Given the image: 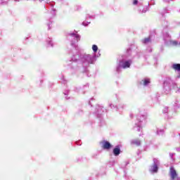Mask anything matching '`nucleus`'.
Wrapping results in <instances>:
<instances>
[{"label": "nucleus", "instance_id": "obj_5", "mask_svg": "<svg viewBox=\"0 0 180 180\" xmlns=\"http://www.w3.org/2000/svg\"><path fill=\"white\" fill-rule=\"evenodd\" d=\"M113 154L115 156L119 155V154H120V148H119V146H117L114 148L113 150Z\"/></svg>", "mask_w": 180, "mask_h": 180}, {"label": "nucleus", "instance_id": "obj_16", "mask_svg": "<svg viewBox=\"0 0 180 180\" xmlns=\"http://www.w3.org/2000/svg\"><path fill=\"white\" fill-rule=\"evenodd\" d=\"M141 129H142L141 127H139L138 131H141Z\"/></svg>", "mask_w": 180, "mask_h": 180}, {"label": "nucleus", "instance_id": "obj_21", "mask_svg": "<svg viewBox=\"0 0 180 180\" xmlns=\"http://www.w3.org/2000/svg\"><path fill=\"white\" fill-rule=\"evenodd\" d=\"M166 109V112H167V108H165Z\"/></svg>", "mask_w": 180, "mask_h": 180}, {"label": "nucleus", "instance_id": "obj_14", "mask_svg": "<svg viewBox=\"0 0 180 180\" xmlns=\"http://www.w3.org/2000/svg\"><path fill=\"white\" fill-rule=\"evenodd\" d=\"M150 41V38H146L144 39L143 43H148Z\"/></svg>", "mask_w": 180, "mask_h": 180}, {"label": "nucleus", "instance_id": "obj_4", "mask_svg": "<svg viewBox=\"0 0 180 180\" xmlns=\"http://www.w3.org/2000/svg\"><path fill=\"white\" fill-rule=\"evenodd\" d=\"M112 147V145L108 141H103V148L105 150H109Z\"/></svg>", "mask_w": 180, "mask_h": 180}, {"label": "nucleus", "instance_id": "obj_12", "mask_svg": "<svg viewBox=\"0 0 180 180\" xmlns=\"http://www.w3.org/2000/svg\"><path fill=\"white\" fill-rule=\"evenodd\" d=\"M91 56H87V58H86V60L88 61V63H91Z\"/></svg>", "mask_w": 180, "mask_h": 180}, {"label": "nucleus", "instance_id": "obj_18", "mask_svg": "<svg viewBox=\"0 0 180 180\" xmlns=\"http://www.w3.org/2000/svg\"><path fill=\"white\" fill-rule=\"evenodd\" d=\"M72 60H73V61H77V59L72 58Z\"/></svg>", "mask_w": 180, "mask_h": 180}, {"label": "nucleus", "instance_id": "obj_1", "mask_svg": "<svg viewBox=\"0 0 180 180\" xmlns=\"http://www.w3.org/2000/svg\"><path fill=\"white\" fill-rule=\"evenodd\" d=\"M160 162L157 159L153 160V165L150 167V172H157L158 171V165Z\"/></svg>", "mask_w": 180, "mask_h": 180}, {"label": "nucleus", "instance_id": "obj_15", "mask_svg": "<svg viewBox=\"0 0 180 180\" xmlns=\"http://www.w3.org/2000/svg\"><path fill=\"white\" fill-rule=\"evenodd\" d=\"M139 1H137V0H134V2H133V4L134 5H137V3H138Z\"/></svg>", "mask_w": 180, "mask_h": 180}, {"label": "nucleus", "instance_id": "obj_10", "mask_svg": "<svg viewBox=\"0 0 180 180\" xmlns=\"http://www.w3.org/2000/svg\"><path fill=\"white\" fill-rule=\"evenodd\" d=\"M92 50L94 53H96L98 51V46L96 45H93L92 46Z\"/></svg>", "mask_w": 180, "mask_h": 180}, {"label": "nucleus", "instance_id": "obj_7", "mask_svg": "<svg viewBox=\"0 0 180 180\" xmlns=\"http://www.w3.org/2000/svg\"><path fill=\"white\" fill-rule=\"evenodd\" d=\"M172 67H173L174 70H175L176 71L180 72V64H174V65H173Z\"/></svg>", "mask_w": 180, "mask_h": 180}, {"label": "nucleus", "instance_id": "obj_11", "mask_svg": "<svg viewBox=\"0 0 180 180\" xmlns=\"http://www.w3.org/2000/svg\"><path fill=\"white\" fill-rule=\"evenodd\" d=\"M172 44L173 46H178V42H177L176 41H172Z\"/></svg>", "mask_w": 180, "mask_h": 180}, {"label": "nucleus", "instance_id": "obj_13", "mask_svg": "<svg viewBox=\"0 0 180 180\" xmlns=\"http://www.w3.org/2000/svg\"><path fill=\"white\" fill-rule=\"evenodd\" d=\"M89 22H86V21H84V22H83V25L84 26H88V25H89Z\"/></svg>", "mask_w": 180, "mask_h": 180}, {"label": "nucleus", "instance_id": "obj_8", "mask_svg": "<svg viewBox=\"0 0 180 180\" xmlns=\"http://www.w3.org/2000/svg\"><path fill=\"white\" fill-rule=\"evenodd\" d=\"M131 143L135 144V146H140V144H141V142L139 140L136 139V140L132 141Z\"/></svg>", "mask_w": 180, "mask_h": 180}, {"label": "nucleus", "instance_id": "obj_17", "mask_svg": "<svg viewBox=\"0 0 180 180\" xmlns=\"http://www.w3.org/2000/svg\"><path fill=\"white\" fill-rule=\"evenodd\" d=\"M158 134H161V133L160 132V131H158Z\"/></svg>", "mask_w": 180, "mask_h": 180}, {"label": "nucleus", "instance_id": "obj_3", "mask_svg": "<svg viewBox=\"0 0 180 180\" xmlns=\"http://www.w3.org/2000/svg\"><path fill=\"white\" fill-rule=\"evenodd\" d=\"M170 176L172 180H180L176 174V171L174 170V167L170 168Z\"/></svg>", "mask_w": 180, "mask_h": 180}, {"label": "nucleus", "instance_id": "obj_9", "mask_svg": "<svg viewBox=\"0 0 180 180\" xmlns=\"http://www.w3.org/2000/svg\"><path fill=\"white\" fill-rule=\"evenodd\" d=\"M150 84V79H145L143 81V85L147 86Z\"/></svg>", "mask_w": 180, "mask_h": 180}, {"label": "nucleus", "instance_id": "obj_2", "mask_svg": "<svg viewBox=\"0 0 180 180\" xmlns=\"http://www.w3.org/2000/svg\"><path fill=\"white\" fill-rule=\"evenodd\" d=\"M131 64V60H122L120 62V67L121 68H129Z\"/></svg>", "mask_w": 180, "mask_h": 180}, {"label": "nucleus", "instance_id": "obj_6", "mask_svg": "<svg viewBox=\"0 0 180 180\" xmlns=\"http://www.w3.org/2000/svg\"><path fill=\"white\" fill-rule=\"evenodd\" d=\"M70 36H72V37H74L75 41H78V40H79L80 37L79 35L77 34H70Z\"/></svg>", "mask_w": 180, "mask_h": 180}, {"label": "nucleus", "instance_id": "obj_20", "mask_svg": "<svg viewBox=\"0 0 180 180\" xmlns=\"http://www.w3.org/2000/svg\"><path fill=\"white\" fill-rule=\"evenodd\" d=\"M165 89H167V86H165Z\"/></svg>", "mask_w": 180, "mask_h": 180}, {"label": "nucleus", "instance_id": "obj_19", "mask_svg": "<svg viewBox=\"0 0 180 180\" xmlns=\"http://www.w3.org/2000/svg\"><path fill=\"white\" fill-rule=\"evenodd\" d=\"M49 44H51V46H53V44H51V42H49Z\"/></svg>", "mask_w": 180, "mask_h": 180}]
</instances>
